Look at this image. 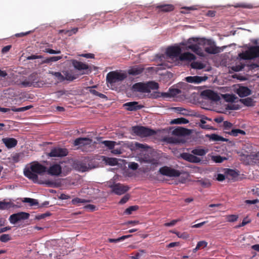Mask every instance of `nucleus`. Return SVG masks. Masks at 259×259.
Instances as JSON below:
<instances>
[{
	"mask_svg": "<svg viewBox=\"0 0 259 259\" xmlns=\"http://www.w3.org/2000/svg\"><path fill=\"white\" fill-rule=\"evenodd\" d=\"M188 48L195 53H196L199 49L198 45L196 44L190 45L188 46Z\"/></svg>",
	"mask_w": 259,
	"mask_h": 259,
	"instance_id": "53",
	"label": "nucleus"
},
{
	"mask_svg": "<svg viewBox=\"0 0 259 259\" xmlns=\"http://www.w3.org/2000/svg\"><path fill=\"white\" fill-rule=\"evenodd\" d=\"M64 80L73 81V80L76 79L77 77L76 75H73L68 71L64 72Z\"/></svg>",
	"mask_w": 259,
	"mask_h": 259,
	"instance_id": "28",
	"label": "nucleus"
},
{
	"mask_svg": "<svg viewBox=\"0 0 259 259\" xmlns=\"http://www.w3.org/2000/svg\"><path fill=\"white\" fill-rule=\"evenodd\" d=\"M138 208L139 207L137 205L131 206L125 210L124 212L127 214H131L133 211L137 210Z\"/></svg>",
	"mask_w": 259,
	"mask_h": 259,
	"instance_id": "42",
	"label": "nucleus"
},
{
	"mask_svg": "<svg viewBox=\"0 0 259 259\" xmlns=\"http://www.w3.org/2000/svg\"><path fill=\"white\" fill-rule=\"evenodd\" d=\"M78 29L77 27L73 28L70 30H68L66 31V35L67 36H70L73 34H75L78 31Z\"/></svg>",
	"mask_w": 259,
	"mask_h": 259,
	"instance_id": "52",
	"label": "nucleus"
},
{
	"mask_svg": "<svg viewBox=\"0 0 259 259\" xmlns=\"http://www.w3.org/2000/svg\"><path fill=\"white\" fill-rule=\"evenodd\" d=\"M156 8L159 9L160 12H169L174 10L175 7L171 4H165L158 5L156 6Z\"/></svg>",
	"mask_w": 259,
	"mask_h": 259,
	"instance_id": "21",
	"label": "nucleus"
},
{
	"mask_svg": "<svg viewBox=\"0 0 259 259\" xmlns=\"http://www.w3.org/2000/svg\"><path fill=\"white\" fill-rule=\"evenodd\" d=\"M144 68L142 65H136L131 67L127 71L129 75L133 76H136L141 74L143 73Z\"/></svg>",
	"mask_w": 259,
	"mask_h": 259,
	"instance_id": "17",
	"label": "nucleus"
},
{
	"mask_svg": "<svg viewBox=\"0 0 259 259\" xmlns=\"http://www.w3.org/2000/svg\"><path fill=\"white\" fill-rule=\"evenodd\" d=\"M229 134L233 136H237L239 134L244 135L245 134V131L240 129H233L230 132H228Z\"/></svg>",
	"mask_w": 259,
	"mask_h": 259,
	"instance_id": "34",
	"label": "nucleus"
},
{
	"mask_svg": "<svg viewBox=\"0 0 259 259\" xmlns=\"http://www.w3.org/2000/svg\"><path fill=\"white\" fill-rule=\"evenodd\" d=\"M201 95L203 97L213 101H219L220 100V97L219 95L210 90L203 91L201 92Z\"/></svg>",
	"mask_w": 259,
	"mask_h": 259,
	"instance_id": "12",
	"label": "nucleus"
},
{
	"mask_svg": "<svg viewBox=\"0 0 259 259\" xmlns=\"http://www.w3.org/2000/svg\"><path fill=\"white\" fill-rule=\"evenodd\" d=\"M235 8H251V5L249 4H246L244 3H238L234 5Z\"/></svg>",
	"mask_w": 259,
	"mask_h": 259,
	"instance_id": "50",
	"label": "nucleus"
},
{
	"mask_svg": "<svg viewBox=\"0 0 259 259\" xmlns=\"http://www.w3.org/2000/svg\"><path fill=\"white\" fill-rule=\"evenodd\" d=\"M181 49L180 47H169L166 50V55L170 57H178L180 56Z\"/></svg>",
	"mask_w": 259,
	"mask_h": 259,
	"instance_id": "14",
	"label": "nucleus"
},
{
	"mask_svg": "<svg viewBox=\"0 0 259 259\" xmlns=\"http://www.w3.org/2000/svg\"><path fill=\"white\" fill-rule=\"evenodd\" d=\"M200 161L201 159L200 158L192 154L190 162L199 163L200 162Z\"/></svg>",
	"mask_w": 259,
	"mask_h": 259,
	"instance_id": "61",
	"label": "nucleus"
},
{
	"mask_svg": "<svg viewBox=\"0 0 259 259\" xmlns=\"http://www.w3.org/2000/svg\"><path fill=\"white\" fill-rule=\"evenodd\" d=\"M207 242L205 241H199L197 244V249H201L206 247L207 245Z\"/></svg>",
	"mask_w": 259,
	"mask_h": 259,
	"instance_id": "48",
	"label": "nucleus"
},
{
	"mask_svg": "<svg viewBox=\"0 0 259 259\" xmlns=\"http://www.w3.org/2000/svg\"><path fill=\"white\" fill-rule=\"evenodd\" d=\"M167 97L168 94L166 93H160L159 92H153L150 95V97L152 99H157L160 97Z\"/></svg>",
	"mask_w": 259,
	"mask_h": 259,
	"instance_id": "29",
	"label": "nucleus"
},
{
	"mask_svg": "<svg viewBox=\"0 0 259 259\" xmlns=\"http://www.w3.org/2000/svg\"><path fill=\"white\" fill-rule=\"evenodd\" d=\"M195 55L189 52L181 54L179 56V59L181 61H192L195 60Z\"/></svg>",
	"mask_w": 259,
	"mask_h": 259,
	"instance_id": "22",
	"label": "nucleus"
},
{
	"mask_svg": "<svg viewBox=\"0 0 259 259\" xmlns=\"http://www.w3.org/2000/svg\"><path fill=\"white\" fill-rule=\"evenodd\" d=\"M92 140L88 138H78L76 139L73 142L75 146L79 147L89 146L91 147Z\"/></svg>",
	"mask_w": 259,
	"mask_h": 259,
	"instance_id": "13",
	"label": "nucleus"
},
{
	"mask_svg": "<svg viewBox=\"0 0 259 259\" xmlns=\"http://www.w3.org/2000/svg\"><path fill=\"white\" fill-rule=\"evenodd\" d=\"M20 154H16L12 157L13 161L15 163L18 162L20 160Z\"/></svg>",
	"mask_w": 259,
	"mask_h": 259,
	"instance_id": "64",
	"label": "nucleus"
},
{
	"mask_svg": "<svg viewBox=\"0 0 259 259\" xmlns=\"http://www.w3.org/2000/svg\"><path fill=\"white\" fill-rule=\"evenodd\" d=\"M3 142L8 148L15 147L17 144V140L13 138H6L3 139Z\"/></svg>",
	"mask_w": 259,
	"mask_h": 259,
	"instance_id": "20",
	"label": "nucleus"
},
{
	"mask_svg": "<svg viewBox=\"0 0 259 259\" xmlns=\"http://www.w3.org/2000/svg\"><path fill=\"white\" fill-rule=\"evenodd\" d=\"M181 220L180 219L178 220H174L171 221L170 222L166 223L164 224V226L166 227H170L174 226L177 222L181 221Z\"/></svg>",
	"mask_w": 259,
	"mask_h": 259,
	"instance_id": "56",
	"label": "nucleus"
},
{
	"mask_svg": "<svg viewBox=\"0 0 259 259\" xmlns=\"http://www.w3.org/2000/svg\"><path fill=\"white\" fill-rule=\"evenodd\" d=\"M213 160L216 163H221L223 162L225 160H226V158L222 157L220 155H217L213 156L212 157Z\"/></svg>",
	"mask_w": 259,
	"mask_h": 259,
	"instance_id": "45",
	"label": "nucleus"
},
{
	"mask_svg": "<svg viewBox=\"0 0 259 259\" xmlns=\"http://www.w3.org/2000/svg\"><path fill=\"white\" fill-rule=\"evenodd\" d=\"M227 221L229 222H234L236 221L238 218V215L235 214L228 215L226 217Z\"/></svg>",
	"mask_w": 259,
	"mask_h": 259,
	"instance_id": "46",
	"label": "nucleus"
},
{
	"mask_svg": "<svg viewBox=\"0 0 259 259\" xmlns=\"http://www.w3.org/2000/svg\"><path fill=\"white\" fill-rule=\"evenodd\" d=\"M131 131V133L141 137L151 136L156 134V132L152 129L139 125L132 126Z\"/></svg>",
	"mask_w": 259,
	"mask_h": 259,
	"instance_id": "3",
	"label": "nucleus"
},
{
	"mask_svg": "<svg viewBox=\"0 0 259 259\" xmlns=\"http://www.w3.org/2000/svg\"><path fill=\"white\" fill-rule=\"evenodd\" d=\"M203 44L205 46V51L210 54H215L218 53L220 51L219 48L216 47L213 41L210 39H204L202 40Z\"/></svg>",
	"mask_w": 259,
	"mask_h": 259,
	"instance_id": "6",
	"label": "nucleus"
},
{
	"mask_svg": "<svg viewBox=\"0 0 259 259\" xmlns=\"http://www.w3.org/2000/svg\"><path fill=\"white\" fill-rule=\"evenodd\" d=\"M72 64L76 69L79 71H83L81 73L82 74H89L90 71L89 70V67L88 65L76 60H73L72 61Z\"/></svg>",
	"mask_w": 259,
	"mask_h": 259,
	"instance_id": "11",
	"label": "nucleus"
},
{
	"mask_svg": "<svg viewBox=\"0 0 259 259\" xmlns=\"http://www.w3.org/2000/svg\"><path fill=\"white\" fill-rule=\"evenodd\" d=\"M102 160L106 163V164L114 166L117 164L118 161L115 158L107 157L104 156H102Z\"/></svg>",
	"mask_w": 259,
	"mask_h": 259,
	"instance_id": "24",
	"label": "nucleus"
},
{
	"mask_svg": "<svg viewBox=\"0 0 259 259\" xmlns=\"http://www.w3.org/2000/svg\"><path fill=\"white\" fill-rule=\"evenodd\" d=\"M200 122H201L200 126L202 128L210 129V126L205 124L206 121H205L204 119H201V120H200Z\"/></svg>",
	"mask_w": 259,
	"mask_h": 259,
	"instance_id": "59",
	"label": "nucleus"
},
{
	"mask_svg": "<svg viewBox=\"0 0 259 259\" xmlns=\"http://www.w3.org/2000/svg\"><path fill=\"white\" fill-rule=\"evenodd\" d=\"M236 93L240 97L248 96L251 94V91L247 87L240 86L236 89Z\"/></svg>",
	"mask_w": 259,
	"mask_h": 259,
	"instance_id": "18",
	"label": "nucleus"
},
{
	"mask_svg": "<svg viewBox=\"0 0 259 259\" xmlns=\"http://www.w3.org/2000/svg\"><path fill=\"white\" fill-rule=\"evenodd\" d=\"M21 84L25 88L30 87L40 88L45 84V83L44 81L38 79V76L36 73H32L28 76L27 79L22 81Z\"/></svg>",
	"mask_w": 259,
	"mask_h": 259,
	"instance_id": "2",
	"label": "nucleus"
},
{
	"mask_svg": "<svg viewBox=\"0 0 259 259\" xmlns=\"http://www.w3.org/2000/svg\"><path fill=\"white\" fill-rule=\"evenodd\" d=\"M146 84L148 90V93L150 92L151 90H157L159 88L158 83L154 81H149Z\"/></svg>",
	"mask_w": 259,
	"mask_h": 259,
	"instance_id": "27",
	"label": "nucleus"
},
{
	"mask_svg": "<svg viewBox=\"0 0 259 259\" xmlns=\"http://www.w3.org/2000/svg\"><path fill=\"white\" fill-rule=\"evenodd\" d=\"M44 52L51 54H58L61 53L60 50H54L51 49H45Z\"/></svg>",
	"mask_w": 259,
	"mask_h": 259,
	"instance_id": "51",
	"label": "nucleus"
},
{
	"mask_svg": "<svg viewBox=\"0 0 259 259\" xmlns=\"http://www.w3.org/2000/svg\"><path fill=\"white\" fill-rule=\"evenodd\" d=\"M139 167V164L135 162H130L128 164V167L133 170H136Z\"/></svg>",
	"mask_w": 259,
	"mask_h": 259,
	"instance_id": "55",
	"label": "nucleus"
},
{
	"mask_svg": "<svg viewBox=\"0 0 259 259\" xmlns=\"http://www.w3.org/2000/svg\"><path fill=\"white\" fill-rule=\"evenodd\" d=\"M101 143L104 144L106 147H108L109 149L112 150L116 142L112 141H103Z\"/></svg>",
	"mask_w": 259,
	"mask_h": 259,
	"instance_id": "35",
	"label": "nucleus"
},
{
	"mask_svg": "<svg viewBox=\"0 0 259 259\" xmlns=\"http://www.w3.org/2000/svg\"><path fill=\"white\" fill-rule=\"evenodd\" d=\"M127 77L126 73L121 71H111L109 72L106 76L107 81L110 83H115L121 81Z\"/></svg>",
	"mask_w": 259,
	"mask_h": 259,
	"instance_id": "5",
	"label": "nucleus"
},
{
	"mask_svg": "<svg viewBox=\"0 0 259 259\" xmlns=\"http://www.w3.org/2000/svg\"><path fill=\"white\" fill-rule=\"evenodd\" d=\"M188 123H189V120L184 117L176 118L171 121L172 124H187Z\"/></svg>",
	"mask_w": 259,
	"mask_h": 259,
	"instance_id": "30",
	"label": "nucleus"
},
{
	"mask_svg": "<svg viewBox=\"0 0 259 259\" xmlns=\"http://www.w3.org/2000/svg\"><path fill=\"white\" fill-rule=\"evenodd\" d=\"M252 161L256 164H259V154L255 153L252 155Z\"/></svg>",
	"mask_w": 259,
	"mask_h": 259,
	"instance_id": "57",
	"label": "nucleus"
},
{
	"mask_svg": "<svg viewBox=\"0 0 259 259\" xmlns=\"http://www.w3.org/2000/svg\"><path fill=\"white\" fill-rule=\"evenodd\" d=\"M68 150L66 148L60 147H55L51 149L48 156L51 157H63L68 154Z\"/></svg>",
	"mask_w": 259,
	"mask_h": 259,
	"instance_id": "9",
	"label": "nucleus"
},
{
	"mask_svg": "<svg viewBox=\"0 0 259 259\" xmlns=\"http://www.w3.org/2000/svg\"><path fill=\"white\" fill-rule=\"evenodd\" d=\"M191 66L192 68L201 69L204 67V65L199 62H193L191 64Z\"/></svg>",
	"mask_w": 259,
	"mask_h": 259,
	"instance_id": "39",
	"label": "nucleus"
},
{
	"mask_svg": "<svg viewBox=\"0 0 259 259\" xmlns=\"http://www.w3.org/2000/svg\"><path fill=\"white\" fill-rule=\"evenodd\" d=\"M29 216V213L22 211L19 212L11 215L9 218V221L11 224H16L19 221L28 219Z\"/></svg>",
	"mask_w": 259,
	"mask_h": 259,
	"instance_id": "8",
	"label": "nucleus"
},
{
	"mask_svg": "<svg viewBox=\"0 0 259 259\" xmlns=\"http://www.w3.org/2000/svg\"><path fill=\"white\" fill-rule=\"evenodd\" d=\"M198 182L204 188H208L211 185V183L208 180H200Z\"/></svg>",
	"mask_w": 259,
	"mask_h": 259,
	"instance_id": "43",
	"label": "nucleus"
},
{
	"mask_svg": "<svg viewBox=\"0 0 259 259\" xmlns=\"http://www.w3.org/2000/svg\"><path fill=\"white\" fill-rule=\"evenodd\" d=\"M224 130H227L230 129L232 126V124L227 121H225L223 123Z\"/></svg>",
	"mask_w": 259,
	"mask_h": 259,
	"instance_id": "58",
	"label": "nucleus"
},
{
	"mask_svg": "<svg viewBox=\"0 0 259 259\" xmlns=\"http://www.w3.org/2000/svg\"><path fill=\"white\" fill-rule=\"evenodd\" d=\"M132 89L134 91L136 92L148 93V90L147 89L146 84L145 83H136L133 85Z\"/></svg>",
	"mask_w": 259,
	"mask_h": 259,
	"instance_id": "19",
	"label": "nucleus"
},
{
	"mask_svg": "<svg viewBox=\"0 0 259 259\" xmlns=\"http://www.w3.org/2000/svg\"><path fill=\"white\" fill-rule=\"evenodd\" d=\"M208 79V77L206 76H190L185 77V80L189 83H194L198 84L202 81H205Z\"/></svg>",
	"mask_w": 259,
	"mask_h": 259,
	"instance_id": "16",
	"label": "nucleus"
},
{
	"mask_svg": "<svg viewBox=\"0 0 259 259\" xmlns=\"http://www.w3.org/2000/svg\"><path fill=\"white\" fill-rule=\"evenodd\" d=\"M177 236L181 238L185 239L188 237V235L186 233H181L180 232H175Z\"/></svg>",
	"mask_w": 259,
	"mask_h": 259,
	"instance_id": "60",
	"label": "nucleus"
},
{
	"mask_svg": "<svg viewBox=\"0 0 259 259\" xmlns=\"http://www.w3.org/2000/svg\"><path fill=\"white\" fill-rule=\"evenodd\" d=\"M109 187L112 189V192L118 195H121L125 193L129 189L128 187L120 183L110 185Z\"/></svg>",
	"mask_w": 259,
	"mask_h": 259,
	"instance_id": "10",
	"label": "nucleus"
},
{
	"mask_svg": "<svg viewBox=\"0 0 259 259\" xmlns=\"http://www.w3.org/2000/svg\"><path fill=\"white\" fill-rule=\"evenodd\" d=\"M159 172L163 176L169 177H178L181 174V172L179 170L166 166L160 168Z\"/></svg>",
	"mask_w": 259,
	"mask_h": 259,
	"instance_id": "7",
	"label": "nucleus"
},
{
	"mask_svg": "<svg viewBox=\"0 0 259 259\" xmlns=\"http://www.w3.org/2000/svg\"><path fill=\"white\" fill-rule=\"evenodd\" d=\"M11 206L12 203L10 202L0 201V209H7Z\"/></svg>",
	"mask_w": 259,
	"mask_h": 259,
	"instance_id": "41",
	"label": "nucleus"
},
{
	"mask_svg": "<svg viewBox=\"0 0 259 259\" xmlns=\"http://www.w3.org/2000/svg\"><path fill=\"white\" fill-rule=\"evenodd\" d=\"M192 155V154L188 153H183L181 154V158L189 162L191 161Z\"/></svg>",
	"mask_w": 259,
	"mask_h": 259,
	"instance_id": "44",
	"label": "nucleus"
},
{
	"mask_svg": "<svg viewBox=\"0 0 259 259\" xmlns=\"http://www.w3.org/2000/svg\"><path fill=\"white\" fill-rule=\"evenodd\" d=\"M46 172L51 176H59L62 172V167L59 164L51 165L48 169L47 167L41 164L38 161H33L26 166L23 170L24 175L32 180L34 183L37 182L38 175H42Z\"/></svg>",
	"mask_w": 259,
	"mask_h": 259,
	"instance_id": "1",
	"label": "nucleus"
},
{
	"mask_svg": "<svg viewBox=\"0 0 259 259\" xmlns=\"http://www.w3.org/2000/svg\"><path fill=\"white\" fill-rule=\"evenodd\" d=\"M49 73L54 76L57 79L58 82H61L64 81V75L60 72L49 71Z\"/></svg>",
	"mask_w": 259,
	"mask_h": 259,
	"instance_id": "26",
	"label": "nucleus"
},
{
	"mask_svg": "<svg viewBox=\"0 0 259 259\" xmlns=\"http://www.w3.org/2000/svg\"><path fill=\"white\" fill-rule=\"evenodd\" d=\"M22 201L25 203H29L30 206L37 205L38 204L37 200L30 198H24Z\"/></svg>",
	"mask_w": 259,
	"mask_h": 259,
	"instance_id": "36",
	"label": "nucleus"
},
{
	"mask_svg": "<svg viewBox=\"0 0 259 259\" xmlns=\"http://www.w3.org/2000/svg\"><path fill=\"white\" fill-rule=\"evenodd\" d=\"M90 201L84 199H81L78 197L75 198L73 199L71 201V203L73 205H76L78 203H85L89 202Z\"/></svg>",
	"mask_w": 259,
	"mask_h": 259,
	"instance_id": "40",
	"label": "nucleus"
},
{
	"mask_svg": "<svg viewBox=\"0 0 259 259\" xmlns=\"http://www.w3.org/2000/svg\"><path fill=\"white\" fill-rule=\"evenodd\" d=\"M11 239V237L9 234H3L0 236V241L3 242H7Z\"/></svg>",
	"mask_w": 259,
	"mask_h": 259,
	"instance_id": "47",
	"label": "nucleus"
},
{
	"mask_svg": "<svg viewBox=\"0 0 259 259\" xmlns=\"http://www.w3.org/2000/svg\"><path fill=\"white\" fill-rule=\"evenodd\" d=\"M32 105H28L23 107L16 108L14 106L10 108L11 110L14 112H24L32 108Z\"/></svg>",
	"mask_w": 259,
	"mask_h": 259,
	"instance_id": "31",
	"label": "nucleus"
},
{
	"mask_svg": "<svg viewBox=\"0 0 259 259\" xmlns=\"http://www.w3.org/2000/svg\"><path fill=\"white\" fill-rule=\"evenodd\" d=\"M225 174L227 176H230L232 178H236L238 176V174L235 170L226 168L225 169Z\"/></svg>",
	"mask_w": 259,
	"mask_h": 259,
	"instance_id": "32",
	"label": "nucleus"
},
{
	"mask_svg": "<svg viewBox=\"0 0 259 259\" xmlns=\"http://www.w3.org/2000/svg\"><path fill=\"white\" fill-rule=\"evenodd\" d=\"M194 155L198 156H203L206 154V151L203 149H194L192 151Z\"/></svg>",
	"mask_w": 259,
	"mask_h": 259,
	"instance_id": "37",
	"label": "nucleus"
},
{
	"mask_svg": "<svg viewBox=\"0 0 259 259\" xmlns=\"http://www.w3.org/2000/svg\"><path fill=\"white\" fill-rule=\"evenodd\" d=\"M131 236H132L131 235H124V236H122L119 237L117 239L109 238L108 241V242H109L110 243H117L119 241H123L125 239L130 238Z\"/></svg>",
	"mask_w": 259,
	"mask_h": 259,
	"instance_id": "33",
	"label": "nucleus"
},
{
	"mask_svg": "<svg viewBox=\"0 0 259 259\" xmlns=\"http://www.w3.org/2000/svg\"><path fill=\"white\" fill-rule=\"evenodd\" d=\"M11 48H12L11 45H8V46H5L3 48V49L2 50V53L3 54L7 53L8 52H9L10 51V50L11 49Z\"/></svg>",
	"mask_w": 259,
	"mask_h": 259,
	"instance_id": "63",
	"label": "nucleus"
},
{
	"mask_svg": "<svg viewBox=\"0 0 259 259\" xmlns=\"http://www.w3.org/2000/svg\"><path fill=\"white\" fill-rule=\"evenodd\" d=\"M240 102L244 105L248 107L253 106L255 105V102L251 98H246L245 99H240Z\"/></svg>",
	"mask_w": 259,
	"mask_h": 259,
	"instance_id": "25",
	"label": "nucleus"
},
{
	"mask_svg": "<svg viewBox=\"0 0 259 259\" xmlns=\"http://www.w3.org/2000/svg\"><path fill=\"white\" fill-rule=\"evenodd\" d=\"M130 199V195L128 194H126L124 195L119 202V204H123L127 202V201Z\"/></svg>",
	"mask_w": 259,
	"mask_h": 259,
	"instance_id": "54",
	"label": "nucleus"
},
{
	"mask_svg": "<svg viewBox=\"0 0 259 259\" xmlns=\"http://www.w3.org/2000/svg\"><path fill=\"white\" fill-rule=\"evenodd\" d=\"M169 93H167L168 95H169L171 96H175L180 93L181 91L178 89H169Z\"/></svg>",
	"mask_w": 259,
	"mask_h": 259,
	"instance_id": "49",
	"label": "nucleus"
},
{
	"mask_svg": "<svg viewBox=\"0 0 259 259\" xmlns=\"http://www.w3.org/2000/svg\"><path fill=\"white\" fill-rule=\"evenodd\" d=\"M167 142L169 143L172 144H177L180 143L179 140L173 137L168 138L167 139Z\"/></svg>",
	"mask_w": 259,
	"mask_h": 259,
	"instance_id": "62",
	"label": "nucleus"
},
{
	"mask_svg": "<svg viewBox=\"0 0 259 259\" xmlns=\"http://www.w3.org/2000/svg\"><path fill=\"white\" fill-rule=\"evenodd\" d=\"M123 106L126 110L130 111H137L144 107L143 105H139L138 102L136 101L127 102L124 103Z\"/></svg>",
	"mask_w": 259,
	"mask_h": 259,
	"instance_id": "15",
	"label": "nucleus"
},
{
	"mask_svg": "<svg viewBox=\"0 0 259 259\" xmlns=\"http://www.w3.org/2000/svg\"><path fill=\"white\" fill-rule=\"evenodd\" d=\"M210 139L214 141H227V140L220 136L217 134H211L210 136Z\"/></svg>",
	"mask_w": 259,
	"mask_h": 259,
	"instance_id": "38",
	"label": "nucleus"
},
{
	"mask_svg": "<svg viewBox=\"0 0 259 259\" xmlns=\"http://www.w3.org/2000/svg\"><path fill=\"white\" fill-rule=\"evenodd\" d=\"M243 60H251L259 57V46H252L249 49L238 55Z\"/></svg>",
	"mask_w": 259,
	"mask_h": 259,
	"instance_id": "4",
	"label": "nucleus"
},
{
	"mask_svg": "<svg viewBox=\"0 0 259 259\" xmlns=\"http://www.w3.org/2000/svg\"><path fill=\"white\" fill-rule=\"evenodd\" d=\"M172 134L176 136H186L189 134V131L184 127H179L175 129Z\"/></svg>",
	"mask_w": 259,
	"mask_h": 259,
	"instance_id": "23",
	"label": "nucleus"
}]
</instances>
